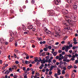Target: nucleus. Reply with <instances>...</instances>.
I'll return each mask as SVG.
<instances>
[{
  "instance_id": "nucleus-54",
  "label": "nucleus",
  "mask_w": 78,
  "mask_h": 78,
  "mask_svg": "<svg viewBox=\"0 0 78 78\" xmlns=\"http://www.w3.org/2000/svg\"><path fill=\"white\" fill-rule=\"evenodd\" d=\"M64 43H65V41H62L61 42V44H64Z\"/></svg>"
},
{
  "instance_id": "nucleus-33",
  "label": "nucleus",
  "mask_w": 78,
  "mask_h": 78,
  "mask_svg": "<svg viewBox=\"0 0 78 78\" xmlns=\"http://www.w3.org/2000/svg\"><path fill=\"white\" fill-rule=\"evenodd\" d=\"M67 59V56L66 55H65L64 59L66 60Z\"/></svg>"
},
{
  "instance_id": "nucleus-25",
  "label": "nucleus",
  "mask_w": 78,
  "mask_h": 78,
  "mask_svg": "<svg viewBox=\"0 0 78 78\" xmlns=\"http://www.w3.org/2000/svg\"><path fill=\"white\" fill-rule=\"evenodd\" d=\"M65 7L66 8H69V7H70V5L68 4H66Z\"/></svg>"
},
{
  "instance_id": "nucleus-59",
  "label": "nucleus",
  "mask_w": 78,
  "mask_h": 78,
  "mask_svg": "<svg viewBox=\"0 0 78 78\" xmlns=\"http://www.w3.org/2000/svg\"><path fill=\"white\" fill-rule=\"evenodd\" d=\"M15 63H16V64H19V61H16L15 62Z\"/></svg>"
},
{
  "instance_id": "nucleus-55",
  "label": "nucleus",
  "mask_w": 78,
  "mask_h": 78,
  "mask_svg": "<svg viewBox=\"0 0 78 78\" xmlns=\"http://www.w3.org/2000/svg\"><path fill=\"white\" fill-rule=\"evenodd\" d=\"M72 58H75V56L74 55H73L72 56H71Z\"/></svg>"
},
{
  "instance_id": "nucleus-44",
  "label": "nucleus",
  "mask_w": 78,
  "mask_h": 78,
  "mask_svg": "<svg viewBox=\"0 0 78 78\" xmlns=\"http://www.w3.org/2000/svg\"><path fill=\"white\" fill-rule=\"evenodd\" d=\"M55 8H55V9H56V10H57V11H58V10H59V7H55Z\"/></svg>"
},
{
  "instance_id": "nucleus-48",
  "label": "nucleus",
  "mask_w": 78,
  "mask_h": 78,
  "mask_svg": "<svg viewBox=\"0 0 78 78\" xmlns=\"http://www.w3.org/2000/svg\"><path fill=\"white\" fill-rule=\"evenodd\" d=\"M42 55L43 56H45V52H43L42 53Z\"/></svg>"
},
{
  "instance_id": "nucleus-43",
  "label": "nucleus",
  "mask_w": 78,
  "mask_h": 78,
  "mask_svg": "<svg viewBox=\"0 0 78 78\" xmlns=\"http://www.w3.org/2000/svg\"><path fill=\"white\" fill-rule=\"evenodd\" d=\"M31 2L32 3V4H34V0H32Z\"/></svg>"
},
{
  "instance_id": "nucleus-46",
  "label": "nucleus",
  "mask_w": 78,
  "mask_h": 78,
  "mask_svg": "<svg viewBox=\"0 0 78 78\" xmlns=\"http://www.w3.org/2000/svg\"><path fill=\"white\" fill-rule=\"evenodd\" d=\"M54 76H55V77H57V76H58V74L55 73V74Z\"/></svg>"
},
{
  "instance_id": "nucleus-22",
  "label": "nucleus",
  "mask_w": 78,
  "mask_h": 78,
  "mask_svg": "<svg viewBox=\"0 0 78 78\" xmlns=\"http://www.w3.org/2000/svg\"><path fill=\"white\" fill-rule=\"evenodd\" d=\"M33 28V25H31L29 26V29H30V30H31V29H32Z\"/></svg>"
},
{
  "instance_id": "nucleus-37",
  "label": "nucleus",
  "mask_w": 78,
  "mask_h": 78,
  "mask_svg": "<svg viewBox=\"0 0 78 78\" xmlns=\"http://www.w3.org/2000/svg\"><path fill=\"white\" fill-rule=\"evenodd\" d=\"M64 73H65V71L62 70V74L64 75Z\"/></svg>"
},
{
  "instance_id": "nucleus-24",
  "label": "nucleus",
  "mask_w": 78,
  "mask_h": 78,
  "mask_svg": "<svg viewBox=\"0 0 78 78\" xmlns=\"http://www.w3.org/2000/svg\"><path fill=\"white\" fill-rule=\"evenodd\" d=\"M53 55L54 56H56V55H57V53H56V52H54L53 53Z\"/></svg>"
},
{
  "instance_id": "nucleus-26",
  "label": "nucleus",
  "mask_w": 78,
  "mask_h": 78,
  "mask_svg": "<svg viewBox=\"0 0 78 78\" xmlns=\"http://www.w3.org/2000/svg\"><path fill=\"white\" fill-rule=\"evenodd\" d=\"M15 45L16 47L17 46V42L16 41H15Z\"/></svg>"
},
{
  "instance_id": "nucleus-27",
  "label": "nucleus",
  "mask_w": 78,
  "mask_h": 78,
  "mask_svg": "<svg viewBox=\"0 0 78 78\" xmlns=\"http://www.w3.org/2000/svg\"><path fill=\"white\" fill-rule=\"evenodd\" d=\"M55 37H59V34H57L55 35Z\"/></svg>"
},
{
  "instance_id": "nucleus-4",
  "label": "nucleus",
  "mask_w": 78,
  "mask_h": 78,
  "mask_svg": "<svg viewBox=\"0 0 78 78\" xmlns=\"http://www.w3.org/2000/svg\"><path fill=\"white\" fill-rule=\"evenodd\" d=\"M44 30L46 33H48V34H51V32L50 30H48L46 27H44Z\"/></svg>"
},
{
  "instance_id": "nucleus-64",
  "label": "nucleus",
  "mask_w": 78,
  "mask_h": 78,
  "mask_svg": "<svg viewBox=\"0 0 78 78\" xmlns=\"http://www.w3.org/2000/svg\"><path fill=\"white\" fill-rule=\"evenodd\" d=\"M62 52V51L61 50H58V53H61Z\"/></svg>"
},
{
  "instance_id": "nucleus-3",
  "label": "nucleus",
  "mask_w": 78,
  "mask_h": 78,
  "mask_svg": "<svg viewBox=\"0 0 78 78\" xmlns=\"http://www.w3.org/2000/svg\"><path fill=\"white\" fill-rule=\"evenodd\" d=\"M62 13L64 15H67L68 13V11L67 10H66L65 9H63L62 10Z\"/></svg>"
},
{
  "instance_id": "nucleus-31",
  "label": "nucleus",
  "mask_w": 78,
  "mask_h": 78,
  "mask_svg": "<svg viewBox=\"0 0 78 78\" xmlns=\"http://www.w3.org/2000/svg\"><path fill=\"white\" fill-rule=\"evenodd\" d=\"M3 41H4V39H3L2 38H0V42H2Z\"/></svg>"
},
{
  "instance_id": "nucleus-47",
  "label": "nucleus",
  "mask_w": 78,
  "mask_h": 78,
  "mask_svg": "<svg viewBox=\"0 0 78 78\" xmlns=\"http://www.w3.org/2000/svg\"><path fill=\"white\" fill-rule=\"evenodd\" d=\"M69 48H70V47H73V45H72V44H69Z\"/></svg>"
},
{
  "instance_id": "nucleus-58",
  "label": "nucleus",
  "mask_w": 78,
  "mask_h": 78,
  "mask_svg": "<svg viewBox=\"0 0 78 78\" xmlns=\"http://www.w3.org/2000/svg\"><path fill=\"white\" fill-rule=\"evenodd\" d=\"M76 48V47L75 46H73V50H75Z\"/></svg>"
},
{
  "instance_id": "nucleus-51",
  "label": "nucleus",
  "mask_w": 78,
  "mask_h": 78,
  "mask_svg": "<svg viewBox=\"0 0 78 78\" xmlns=\"http://www.w3.org/2000/svg\"><path fill=\"white\" fill-rule=\"evenodd\" d=\"M58 67L60 68H61V69H62V66H61V65H60L58 66Z\"/></svg>"
},
{
  "instance_id": "nucleus-17",
  "label": "nucleus",
  "mask_w": 78,
  "mask_h": 78,
  "mask_svg": "<svg viewBox=\"0 0 78 78\" xmlns=\"http://www.w3.org/2000/svg\"><path fill=\"white\" fill-rule=\"evenodd\" d=\"M58 75H59L61 74V70H59L58 71Z\"/></svg>"
},
{
  "instance_id": "nucleus-10",
  "label": "nucleus",
  "mask_w": 78,
  "mask_h": 78,
  "mask_svg": "<svg viewBox=\"0 0 78 78\" xmlns=\"http://www.w3.org/2000/svg\"><path fill=\"white\" fill-rule=\"evenodd\" d=\"M63 61H65L67 62H69L70 61V60L69 59L65 60V59H63Z\"/></svg>"
},
{
  "instance_id": "nucleus-35",
  "label": "nucleus",
  "mask_w": 78,
  "mask_h": 78,
  "mask_svg": "<svg viewBox=\"0 0 78 78\" xmlns=\"http://www.w3.org/2000/svg\"><path fill=\"white\" fill-rule=\"evenodd\" d=\"M46 48H48V47H49V46H48V45H46L45 46Z\"/></svg>"
},
{
  "instance_id": "nucleus-56",
  "label": "nucleus",
  "mask_w": 78,
  "mask_h": 78,
  "mask_svg": "<svg viewBox=\"0 0 78 78\" xmlns=\"http://www.w3.org/2000/svg\"><path fill=\"white\" fill-rule=\"evenodd\" d=\"M53 40H51L49 41V42H51V43H53Z\"/></svg>"
},
{
  "instance_id": "nucleus-15",
  "label": "nucleus",
  "mask_w": 78,
  "mask_h": 78,
  "mask_svg": "<svg viewBox=\"0 0 78 78\" xmlns=\"http://www.w3.org/2000/svg\"><path fill=\"white\" fill-rule=\"evenodd\" d=\"M74 8L75 9H76L77 8V5L74 4Z\"/></svg>"
},
{
  "instance_id": "nucleus-19",
  "label": "nucleus",
  "mask_w": 78,
  "mask_h": 78,
  "mask_svg": "<svg viewBox=\"0 0 78 78\" xmlns=\"http://www.w3.org/2000/svg\"><path fill=\"white\" fill-rule=\"evenodd\" d=\"M37 39H38V41H42V38L37 37Z\"/></svg>"
},
{
  "instance_id": "nucleus-50",
  "label": "nucleus",
  "mask_w": 78,
  "mask_h": 78,
  "mask_svg": "<svg viewBox=\"0 0 78 78\" xmlns=\"http://www.w3.org/2000/svg\"><path fill=\"white\" fill-rule=\"evenodd\" d=\"M41 61H43V60H42V59H40L39 60H38V62H41Z\"/></svg>"
},
{
  "instance_id": "nucleus-21",
  "label": "nucleus",
  "mask_w": 78,
  "mask_h": 78,
  "mask_svg": "<svg viewBox=\"0 0 78 78\" xmlns=\"http://www.w3.org/2000/svg\"><path fill=\"white\" fill-rule=\"evenodd\" d=\"M44 50V51H48V49H47V48H44L43 49Z\"/></svg>"
},
{
  "instance_id": "nucleus-32",
  "label": "nucleus",
  "mask_w": 78,
  "mask_h": 78,
  "mask_svg": "<svg viewBox=\"0 0 78 78\" xmlns=\"http://www.w3.org/2000/svg\"><path fill=\"white\" fill-rule=\"evenodd\" d=\"M66 49V47H65V46H64L62 48V50H64Z\"/></svg>"
},
{
  "instance_id": "nucleus-53",
  "label": "nucleus",
  "mask_w": 78,
  "mask_h": 78,
  "mask_svg": "<svg viewBox=\"0 0 78 78\" xmlns=\"http://www.w3.org/2000/svg\"><path fill=\"white\" fill-rule=\"evenodd\" d=\"M59 58V56H58L55 57V58L56 59H58V58Z\"/></svg>"
},
{
  "instance_id": "nucleus-11",
  "label": "nucleus",
  "mask_w": 78,
  "mask_h": 78,
  "mask_svg": "<svg viewBox=\"0 0 78 78\" xmlns=\"http://www.w3.org/2000/svg\"><path fill=\"white\" fill-rule=\"evenodd\" d=\"M75 74L74 73H73L71 75V77L73 78H75Z\"/></svg>"
},
{
  "instance_id": "nucleus-29",
  "label": "nucleus",
  "mask_w": 78,
  "mask_h": 78,
  "mask_svg": "<svg viewBox=\"0 0 78 78\" xmlns=\"http://www.w3.org/2000/svg\"><path fill=\"white\" fill-rule=\"evenodd\" d=\"M42 51H43V50H40V53H39V54H41L40 55V56H41V53H42Z\"/></svg>"
},
{
  "instance_id": "nucleus-8",
  "label": "nucleus",
  "mask_w": 78,
  "mask_h": 78,
  "mask_svg": "<svg viewBox=\"0 0 78 78\" xmlns=\"http://www.w3.org/2000/svg\"><path fill=\"white\" fill-rule=\"evenodd\" d=\"M36 21V24H37V25H41V23H40V22L37 20Z\"/></svg>"
},
{
  "instance_id": "nucleus-57",
  "label": "nucleus",
  "mask_w": 78,
  "mask_h": 78,
  "mask_svg": "<svg viewBox=\"0 0 78 78\" xmlns=\"http://www.w3.org/2000/svg\"><path fill=\"white\" fill-rule=\"evenodd\" d=\"M48 48H49V49H51V46H49Z\"/></svg>"
},
{
  "instance_id": "nucleus-30",
  "label": "nucleus",
  "mask_w": 78,
  "mask_h": 78,
  "mask_svg": "<svg viewBox=\"0 0 78 78\" xmlns=\"http://www.w3.org/2000/svg\"><path fill=\"white\" fill-rule=\"evenodd\" d=\"M22 29H23V30H24V29H25V26L24 25H23V27H22Z\"/></svg>"
},
{
  "instance_id": "nucleus-39",
  "label": "nucleus",
  "mask_w": 78,
  "mask_h": 78,
  "mask_svg": "<svg viewBox=\"0 0 78 78\" xmlns=\"http://www.w3.org/2000/svg\"><path fill=\"white\" fill-rule=\"evenodd\" d=\"M10 36H12V34H14V33H12V32H11L10 33Z\"/></svg>"
},
{
  "instance_id": "nucleus-5",
  "label": "nucleus",
  "mask_w": 78,
  "mask_h": 78,
  "mask_svg": "<svg viewBox=\"0 0 78 78\" xmlns=\"http://www.w3.org/2000/svg\"><path fill=\"white\" fill-rule=\"evenodd\" d=\"M63 23L64 24V25H67V26H68L69 24V23L67 22V20L66 21V22H65L64 21H63Z\"/></svg>"
},
{
  "instance_id": "nucleus-13",
  "label": "nucleus",
  "mask_w": 78,
  "mask_h": 78,
  "mask_svg": "<svg viewBox=\"0 0 78 78\" xmlns=\"http://www.w3.org/2000/svg\"><path fill=\"white\" fill-rule=\"evenodd\" d=\"M72 67V65H70V66H68V69H70Z\"/></svg>"
},
{
  "instance_id": "nucleus-9",
  "label": "nucleus",
  "mask_w": 78,
  "mask_h": 78,
  "mask_svg": "<svg viewBox=\"0 0 78 78\" xmlns=\"http://www.w3.org/2000/svg\"><path fill=\"white\" fill-rule=\"evenodd\" d=\"M15 39V38L14 37H12V38H10L9 39V41L10 42H12L13 41V40L14 39Z\"/></svg>"
},
{
  "instance_id": "nucleus-62",
  "label": "nucleus",
  "mask_w": 78,
  "mask_h": 78,
  "mask_svg": "<svg viewBox=\"0 0 78 78\" xmlns=\"http://www.w3.org/2000/svg\"><path fill=\"white\" fill-rule=\"evenodd\" d=\"M30 42L32 43H34V41L33 40H32L30 41Z\"/></svg>"
},
{
  "instance_id": "nucleus-63",
  "label": "nucleus",
  "mask_w": 78,
  "mask_h": 78,
  "mask_svg": "<svg viewBox=\"0 0 78 78\" xmlns=\"http://www.w3.org/2000/svg\"><path fill=\"white\" fill-rule=\"evenodd\" d=\"M78 63V61L77 60H76L75 61V64H77Z\"/></svg>"
},
{
  "instance_id": "nucleus-42",
  "label": "nucleus",
  "mask_w": 78,
  "mask_h": 78,
  "mask_svg": "<svg viewBox=\"0 0 78 78\" xmlns=\"http://www.w3.org/2000/svg\"><path fill=\"white\" fill-rule=\"evenodd\" d=\"M64 65H65V67L67 66V64L66 62H64Z\"/></svg>"
},
{
  "instance_id": "nucleus-49",
  "label": "nucleus",
  "mask_w": 78,
  "mask_h": 78,
  "mask_svg": "<svg viewBox=\"0 0 78 78\" xmlns=\"http://www.w3.org/2000/svg\"><path fill=\"white\" fill-rule=\"evenodd\" d=\"M67 56H68L69 58H71L72 57V55H67Z\"/></svg>"
},
{
  "instance_id": "nucleus-12",
  "label": "nucleus",
  "mask_w": 78,
  "mask_h": 78,
  "mask_svg": "<svg viewBox=\"0 0 78 78\" xmlns=\"http://www.w3.org/2000/svg\"><path fill=\"white\" fill-rule=\"evenodd\" d=\"M72 20L70 19H68V20H67V22H68V23H69V24L70 23V22H71Z\"/></svg>"
},
{
  "instance_id": "nucleus-45",
  "label": "nucleus",
  "mask_w": 78,
  "mask_h": 78,
  "mask_svg": "<svg viewBox=\"0 0 78 78\" xmlns=\"http://www.w3.org/2000/svg\"><path fill=\"white\" fill-rule=\"evenodd\" d=\"M48 63H50V62H51V59H49L48 60Z\"/></svg>"
},
{
  "instance_id": "nucleus-38",
  "label": "nucleus",
  "mask_w": 78,
  "mask_h": 78,
  "mask_svg": "<svg viewBox=\"0 0 78 78\" xmlns=\"http://www.w3.org/2000/svg\"><path fill=\"white\" fill-rule=\"evenodd\" d=\"M4 42H5L4 40H3L2 41L0 42V43H1L2 44H4Z\"/></svg>"
},
{
  "instance_id": "nucleus-14",
  "label": "nucleus",
  "mask_w": 78,
  "mask_h": 78,
  "mask_svg": "<svg viewBox=\"0 0 78 78\" xmlns=\"http://www.w3.org/2000/svg\"><path fill=\"white\" fill-rule=\"evenodd\" d=\"M65 49H67V50H68V49H69H69H70V48H69V46H65Z\"/></svg>"
},
{
  "instance_id": "nucleus-52",
  "label": "nucleus",
  "mask_w": 78,
  "mask_h": 78,
  "mask_svg": "<svg viewBox=\"0 0 78 78\" xmlns=\"http://www.w3.org/2000/svg\"><path fill=\"white\" fill-rule=\"evenodd\" d=\"M26 59H29V55L26 56Z\"/></svg>"
},
{
  "instance_id": "nucleus-36",
  "label": "nucleus",
  "mask_w": 78,
  "mask_h": 78,
  "mask_svg": "<svg viewBox=\"0 0 78 78\" xmlns=\"http://www.w3.org/2000/svg\"><path fill=\"white\" fill-rule=\"evenodd\" d=\"M13 56L15 58H17V56H16V55L15 54H13Z\"/></svg>"
},
{
  "instance_id": "nucleus-1",
  "label": "nucleus",
  "mask_w": 78,
  "mask_h": 78,
  "mask_svg": "<svg viewBox=\"0 0 78 78\" xmlns=\"http://www.w3.org/2000/svg\"><path fill=\"white\" fill-rule=\"evenodd\" d=\"M54 30L55 32L57 33H61V30L60 28L58 26H56L54 27Z\"/></svg>"
},
{
  "instance_id": "nucleus-6",
  "label": "nucleus",
  "mask_w": 78,
  "mask_h": 78,
  "mask_svg": "<svg viewBox=\"0 0 78 78\" xmlns=\"http://www.w3.org/2000/svg\"><path fill=\"white\" fill-rule=\"evenodd\" d=\"M60 2L61 1H60V0H57L55 1V4L56 5H58Z\"/></svg>"
},
{
  "instance_id": "nucleus-61",
  "label": "nucleus",
  "mask_w": 78,
  "mask_h": 78,
  "mask_svg": "<svg viewBox=\"0 0 78 78\" xmlns=\"http://www.w3.org/2000/svg\"><path fill=\"white\" fill-rule=\"evenodd\" d=\"M74 44H78V42H77L76 41H74Z\"/></svg>"
},
{
  "instance_id": "nucleus-7",
  "label": "nucleus",
  "mask_w": 78,
  "mask_h": 78,
  "mask_svg": "<svg viewBox=\"0 0 78 78\" xmlns=\"http://www.w3.org/2000/svg\"><path fill=\"white\" fill-rule=\"evenodd\" d=\"M10 73V71L9 70H7L5 71L4 74H9Z\"/></svg>"
},
{
  "instance_id": "nucleus-40",
  "label": "nucleus",
  "mask_w": 78,
  "mask_h": 78,
  "mask_svg": "<svg viewBox=\"0 0 78 78\" xmlns=\"http://www.w3.org/2000/svg\"><path fill=\"white\" fill-rule=\"evenodd\" d=\"M17 30H18V31H19V30H21V27H18Z\"/></svg>"
},
{
  "instance_id": "nucleus-34",
  "label": "nucleus",
  "mask_w": 78,
  "mask_h": 78,
  "mask_svg": "<svg viewBox=\"0 0 78 78\" xmlns=\"http://www.w3.org/2000/svg\"><path fill=\"white\" fill-rule=\"evenodd\" d=\"M53 73V72L51 71H49V75H51Z\"/></svg>"
},
{
  "instance_id": "nucleus-2",
  "label": "nucleus",
  "mask_w": 78,
  "mask_h": 78,
  "mask_svg": "<svg viewBox=\"0 0 78 78\" xmlns=\"http://www.w3.org/2000/svg\"><path fill=\"white\" fill-rule=\"evenodd\" d=\"M48 14V16H53V15H55V11L52 10L49 11Z\"/></svg>"
},
{
  "instance_id": "nucleus-23",
  "label": "nucleus",
  "mask_w": 78,
  "mask_h": 78,
  "mask_svg": "<svg viewBox=\"0 0 78 78\" xmlns=\"http://www.w3.org/2000/svg\"><path fill=\"white\" fill-rule=\"evenodd\" d=\"M16 68H17V67H16V66H14L12 67V69H16Z\"/></svg>"
},
{
  "instance_id": "nucleus-60",
  "label": "nucleus",
  "mask_w": 78,
  "mask_h": 78,
  "mask_svg": "<svg viewBox=\"0 0 78 78\" xmlns=\"http://www.w3.org/2000/svg\"><path fill=\"white\" fill-rule=\"evenodd\" d=\"M64 64V63L62 62H60L59 63L60 65H61L62 64Z\"/></svg>"
},
{
  "instance_id": "nucleus-18",
  "label": "nucleus",
  "mask_w": 78,
  "mask_h": 78,
  "mask_svg": "<svg viewBox=\"0 0 78 78\" xmlns=\"http://www.w3.org/2000/svg\"><path fill=\"white\" fill-rule=\"evenodd\" d=\"M68 37L67 36H65V37H64L63 39V40H64V41H66V39H67V38Z\"/></svg>"
},
{
  "instance_id": "nucleus-28",
  "label": "nucleus",
  "mask_w": 78,
  "mask_h": 78,
  "mask_svg": "<svg viewBox=\"0 0 78 78\" xmlns=\"http://www.w3.org/2000/svg\"><path fill=\"white\" fill-rule=\"evenodd\" d=\"M55 37H59V34H57L55 35Z\"/></svg>"
},
{
  "instance_id": "nucleus-20",
  "label": "nucleus",
  "mask_w": 78,
  "mask_h": 78,
  "mask_svg": "<svg viewBox=\"0 0 78 78\" xmlns=\"http://www.w3.org/2000/svg\"><path fill=\"white\" fill-rule=\"evenodd\" d=\"M28 32H24V34H28L29 33V31H28Z\"/></svg>"
},
{
  "instance_id": "nucleus-41",
  "label": "nucleus",
  "mask_w": 78,
  "mask_h": 78,
  "mask_svg": "<svg viewBox=\"0 0 78 78\" xmlns=\"http://www.w3.org/2000/svg\"><path fill=\"white\" fill-rule=\"evenodd\" d=\"M26 68H25V67H23V70H24V71H25V70H26Z\"/></svg>"
},
{
  "instance_id": "nucleus-16",
  "label": "nucleus",
  "mask_w": 78,
  "mask_h": 78,
  "mask_svg": "<svg viewBox=\"0 0 78 78\" xmlns=\"http://www.w3.org/2000/svg\"><path fill=\"white\" fill-rule=\"evenodd\" d=\"M14 51L15 52V53H19V50H16V49H15L14 50Z\"/></svg>"
}]
</instances>
